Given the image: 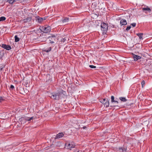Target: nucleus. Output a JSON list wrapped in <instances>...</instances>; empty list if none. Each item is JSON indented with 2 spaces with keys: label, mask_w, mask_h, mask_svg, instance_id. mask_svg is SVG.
Wrapping results in <instances>:
<instances>
[{
  "label": "nucleus",
  "mask_w": 152,
  "mask_h": 152,
  "mask_svg": "<svg viewBox=\"0 0 152 152\" xmlns=\"http://www.w3.org/2000/svg\"><path fill=\"white\" fill-rule=\"evenodd\" d=\"M101 29L103 34H106L108 29V25L105 23H102L101 25Z\"/></svg>",
  "instance_id": "1"
},
{
  "label": "nucleus",
  "mask_w": 152,
  "mask_h": 152,
  "mask_svg": "<svg viewBox=\"0 0 152 152\" xmlns=\"http://www.w3.org/2000/svg\"><path fill=\"white\" fill-rule=\"evenodd\" d=\"M51 28L50 26H45L42 27L41 30L42 31L45 33L50 32L51 31Z\"/></svg>",
  "instance_id": "2"
},
{
  "label": "nucleus",
  "mask_w": 152,
  "mask_h": 152,
  "mask_svg": "<svg viewBox=\"0 0 152 152\" xmlns=\"http://www.w3.org/2000/svg\"><path fill=\"white\" fill-rule=\"evenodd\" d=\"M62 95L61 93H58L54 95H52L50 97L51 98L54 99H59L60 98H61Z\"/></svg>",
  "instance_id": "3"
},
{
  "label": "nucleus",
  "mask_w": 152,
  "mask_h": 152,
  "mask_svg": "<svg viewBox=\"0 0 152 152\" xmlns=\"http://www.w3.org/2000/svg\"><path fill=\"white\" fill-rule=\"evenodd\" d=\"M65 145L66 146L68 149L71 150L72 148L75 147V145L74 142H72L68 144L67 143H66Z\"/></svg>",
  "instance_id": "4"
},
{
  "label": "nucleus",
  "mask_w": 152,
  "mask_h": 152,
  "mask_svg": "<svg viewBox=\"0 0 152 152\" xmlns=\"http://www.w3.org/2000/svg\"><path fill=\"white\" fill-rule=\"evenodd\" d=\"M58 39L55 36H52L51 37L50 39L49 40L50 42L51 43H54L55 42L57 41Z\"/></svg>",
  "instance_id": "5"
},
{
  "label": "nucleus",
  "mask_w": 152,
  "mask_h": 152,
  "mask_svg": "<svg viewBox=\"0 0 152 152\" xmlns=\"http://www.w3.org/2000/svg\"><path fill=\"white\" fill-rule=\"evenodd\" d=\"M1 47L7 50H9L11 49V47L10 46L8 45H7L5 44H2Z\"/></svg>",
  "instance_id": "6"
},
{
  "label": "nucleus",
  "mask_w": 152,
  "mask_h": 152,
  "mask_svg": "<svg viewBox=\"0 0 152 152\" xmlns=\"http://www.w3.org/2000/svg\"><path fill=\"white\" fill-rule=\"evenodd\" d=\"M133 58L134 59V61H136L138 60V59H140L141 58V57L140 56L136 55L134 54H133Z\"/></svg>",
  "instance_id": "7"
},
{
  "label": "nucleus",
  "mask_w": 152,
  "mask_h": 152,
  "mask_svg": "<svg viewBox=\"0 0 152 152\" xmlns=\"http://www.w3.org/2000/svg\"><path fill=\"white\" fill-rule=\"evenodd\" d=\"M35 117H25L23 118V119H24L26 120L27 121H31V120H33L35 119Z\"/></svg>",
  "instance_id": "8"
},
{
  "label": "nucleus",
  "mask_w": 152,
  "mask_h": 152,
  "mask_svg": "<svg viewBox=\"0 0 152 152\" xmlns=\"http://www.w3.org/2000/svg\"><path fill=\"white\" fill-rule=\"evenodd\" d=\"M40 38L41 39L40 41L41 42L46 41L47 39V37L46 36H43V35L42 36H41L40 37Z\"/></svg>",
  "instance_id": "9"
},
{
  "label": "nucleus",
  "mask_w": 152,
  "mask_h": 152,
  "mask_svg": "<svg viewBox=\"0 0 152 152\" xmlns=\"http://www.w3.org/2000/svg\"><path fill=\"white\" fill-rule=\"evenodd\" d=\"M127 23L125 19H121L120 21V24L121 26L125 25H126Z\"/></svg>",
  "instance_id": "10"
},
{
  "label": "nucleus",
  "mask_w": 152,
  "mask_h": 152,
  "mask_svg": "<svg viewBox=\"0 0 152 152\" xmlns=\"http://www.w3.org/2000/svg\"><path fill=\"white\" fill-rule=\"evenodd\" d=\"M64 135V134L63 133H59L56 135L55 137V139L60 138H61Z\"/></svg>",
  "instance_id": "11"
},
{
  "label": "nucleus",
  "mask_w": 152,
  "mask_h": 152,
  "mask_svg": "<svg viewBox=\"0 0 152 152\" xmlns=\"http://www.w3.org/2000/svg\"><path fill=\"white\" fill-rule=\"evenodd\" d=\"M31 20V17H28L27 18L23 19V21L24 23H27L30 21Z\"/></svg>",
  "instance_id": "12"
},
{
  "label": "nucleus",
  "mask_w": 152,
  "mask_h": 152,
  "mask_svg": "<svg viewBox=\"0 0 152 152\" xmlns=\"http://www.w3.org/2000/svg\"><path fill=\"white\" fill-rule=\"evenodd\" d=\"M36 20H37L38 22L39 23H41L43 20V19L42 18H40L39 16H37L36 17Z\"/></svg>",
  "instance_id": "13"
},
{
  "label": "nucleus",
  "mask_w": 152,
  "mask_h": 152,
  "mask_svg": "<svg viewBox=\"0 0 152 152\" xmlns=\"http://www.w3.org/2000/svg\"><path fill=\"white\" fill-rule=\"evenodd\" d=\"M126 149L124 148H119L120 152H126Z\"/></svg>",
  "instance_id": "14"
},
{
  "label": "nucleus",
  "mask_w": 152,
  "mask_h": 152,
  "mask_svg": "<svg viewBox=\"0 0 152 152\" xmlns=\"http://www.w3.org/2000/svg\"><path fill=\"white\" fill-rule=\"evenodd\" d=\"M69 18H65L64 19L62 20L63 23H66L68 22L69 21Z\"/></svg>",
  "instance_id": "15"
},
{
  "label": "nucleus",
  "mask_w": 152,
  "mask_h": 152,
  "mask_svg": "<svg viewBox=\"0 0 152 152\" xmlns=\"http://www.w3.org/2000/svg\"><path fill=\"white\" fill-rule=\"evenodd\" d=\"M137 34L140 39H142L143 34L142 33H138Z\"/></svg>",
  "instance_id": "16"
},
{
  "label": "nucleus",
  "mask_w": 152,
  "mask_h": 152,
  "mask_svg": "<svg viewBox=\"0 0 152 152\" xmlns=\"http://www.w3.org/2000/svg\"><path fill=\"white\" fill-rule=\"evenodd\" d=\"M51 50V47H49L48 48L45 49L44 51L46 52H50Z\"/></svg>",
  "instance_id": "17"
},
{
  "label": "nucleus",
  "mask_w": 152,
  "mask_h": 152,
  "mask_svg": "<svg viewBox=\"0 0 152 152\" xmlns=\"http://www.w3.org/2000/svg\"><path fill=\"white\" fill-rule=\"evenodd\" d=\"M119 99L121 101L124 102H125L127 101V100L124 97H120L119 98Z\"/></svg>",
  "instance_id": "18"
},
{
  "label": "nucleus",
  "mask_w": 152,
  "mask_h": 152,
  "mask_svg": "<svg viewBox=\"0 0 152 152\" xmlns=\"http://www.w3.org/2000/svg\"><path fill=\"white\" fill-rule=\"evenodd\" d=\"M5 1L8 2L10 4H12L15 1L14 0H5Z\"/></svg>",
  "instance_id": "19"
},
{
  "label": "nucleus",
  "mask_w": 152,
  "mask_h": 152,
  "mask_svg": "<svg viewBox=\"0 0 152 152\" xmlns=\"http://www.w3.org/2000/svg\"><path fill=\"white\" fill-rule=\"evenodd\" d=\"M15 42H18L20 40L19 38L18 37L17 35H15Z\"/></svg>",
  "instance_id": "20"
},
{
  "label": "nucleus",
  "mask_w": 152,
  "mask_h": 152,
  "mask_svg": "<svg viewBox=\"0 0 152 152\" xmlns=\"http://www.w3.org/2000/svg\"><path fill=\"white\" fill-rule=\"evenodd\" d=\"M142 10H147V11H149V12H150L151 11L150 9L148 7L143 8Z\"/></svg>",
  "instance_id": "21"
},
{
  "label": "nucleus",
  "mask_w": 152,
  "mask_h": 152,
  "mask_svg": "<svg viewBox=\"0 0 152 152\" xmlns=\"http://www.w3.org/2000/svg\"><path fill=\"white\" fill-rule=\"evenodd\" d=\"M104 105L106 107H108L109 105V101L107 100H106V102L105 104H104Z\"/></svg>",
  "instance_id": "22"
},
{
  "label": "nucleus",
  "mask_w": 152,
  "mask_h": 152,
  "mask_svg": "<svg viewBox=\"0 0 152 152\" xmlns=\"http://www.w3.org/2000/svg\"><path fill=\"white\" fill-rule=\"evenodd\" d=\"M106 100L107 99H104L102 100L100 102L103 104H105L106 102Z\"/></svg>",
  "instance_id": "23"
},
{
  "label": "nucleus",
  "mask_w": 152,
  "mask_h": 152,
  "mask_svg": "<svg viewBox=\"0 0 152 152\" xmlns=\"http://www.w3.org/2000/svg\"><path fill=\"white\" fill-rule=\"evenodd\" d=\"M6 18L4 17H1L0 18V21L4 20H6Z\"/></svg>",
  "instance_id": "24"
},
{
  "label": "nucleus",
  "mask_w": 152,
  "mask_h": 152,
  "mask_svg": "<svg viewBox=\"0 0 152 152\" xmlns=\"http://www.w3.org/2000/svg\"><path fill=\"white\" fill-rule=\"evenodd\" d=\"M4 53L3 52H0V59H1L3 56Z\"/></svg>",
  "instance_id": "25"
},
{
  "label": "nucleus",
  "mask_w": 152,
  "mask_h": 152,
  "mask_svg": "<svg viewBox=\"0 0 152 152\" xmlns=\"http://www.w3.org/2000/svg\"><path fill=\"white\" fill-rule=\"evenodd\" d=\"M4 67V66L3 65H0V72H1L2 69Z\"/></svg>",
  "instance_id": "26"
},
{
  "label": "nucleus",
  "mask_w": 152,
  "mask_h": 152,
  "mask_svg": "<svg viewBox=\"0 0 152 152\" xmlns=\"http://www.w3.org/2000/svg\"><path fill=\"white\" fill-rule=\"evenodd\" d=\"M145 82L144 81V80H143L142 82H141V84H142V88H143L144 87V85L145 84Z\"/></svg>",
  "instance_id": "27"
},
{
  "label": "nucleus",
  "mask_w": 152,
  "mask_h": 152,
  "mask_svg": "<svg viewBox=\"0 0 152 152\" xmlns=\"http://www.w3.org/2000/svg\"><path fill=\"white\" fill-rule=\"evenodd\" d=\"M111 102H113L115 101L114 97V96H111Z\"/></svg>",
  "instance_id": "28"
},
{
  "label": "nucleus",
  "mask_w": 152,
  "mask_h": 152,
  "mask_svg": "<svg viewBox=\"0 0 152 152\" xmlns=\"http://www.w3.org/2000/svg\"><path fill=\"white\" fill-rule=\"evenodd\" d=\"M131 28V26H129L127 27L126 30L127 31L129 30Z\"/></svg>",
  "instance_id": "29"
},
{
  "label": "nucleus",
  "mask_w": 152,
  "mask_h": 152,
  "mask_svg": "<svg viewBox=\"0 0 152 152\" xmlns=\"http://www.w3.org/2000/svg\"><path fill=\"white\" fill-rule=\"evenodd\" d=\"M89 66L91 68H95L96 67V66L92 65H90Z\"/></svg>",
  "instance_id": "30"
},
{
  "label": "nucleus",
  "mask_w": 152,
  "mask_h": 152,
  "mask_svg": "<svg viewBox=\"0 0 152 152\" xmlns=\"http://www.w3.org/2000/svg\"><path fill=\"white\" fill-rule=\"evenodd\" d=\"M136 23H132L131 24V25H132L133 27H134L136 26Z\"/></svg>",
  "instance_id": "31"
},
{
  "label": "nucleus",
  "mask_w": 152,
  "mask_h": 152,
  "mask_svg": "<svg viewBox=\"0 0 152 152\" xmlns=\"http://www.w3.org/2000/svg\"><path fill=\"white\" fill-rule=\"evenodd\" d=\"M66 40V38H63L62 39H61V41L63 42H65Z\"/></svg>",
  "instance_id": "32"
},
{
  "label": "nucleus",
  "mask_w": 152,
  "mask_h": 152,
  "mask_svg": "<svg viewBox=\"0 0 152 152\" xmlns=\"http://www.w3.org/2000/svg\"><path fill=\"white\" fill-rule=\"evenodd\" d=\"M10 89L11 90H13L14 88V86L12 85H11L10 87Z\"/></svg>",
  "instance_id": "33"
},
{
  "label": "nucleus",
  "mask_w": 152,
  "mask_h": 152,
  "mask_svg": "<svg viewBox=\"0 0 152 152\" xmlns=\"http://www.w3.org/2000/svg\"><path fill=\"white\" fill-rule=\"evenodd\" d=\"M4 99L3 98L1 97H0V103Z\"/></svg>",
  "instance_id": "34"
},
{
  "label": "nucleus",
  "mask_w": 152,
  "mask_h": 152,
  "mask_svg": "<svg viewBox=\"0 0 152 152\" xmlns=\"http://www.w3.org/2000/svg\"><path fill=\"white\" fill-rule=\"evenodd\" d=\"M113 102H116V103H118V101H115H115Z\"/></svg>",
  "instance_id": "35"
},
{
  "label": "nucleus",
  "mask_w": 152,
  "mask_h": 152,
  "mask_svg": "<svg viewBox=\"0 0 152 152\" xmlns=\"http://www.w3.org/2000/svg\"><path fill=\"white\" fill-rule=\"evenodd\" d=\"M73 152H75L74 151ZM77 152H82V151H81L79 150V151H78Z\"/></svg>",
  "instance_id": "36"
},
{
  "label": "nucleus",
  "mask_w": 152,
  "mask_h": 152,
  "mask_svg": "<svg viewBox=\"0 0 152 152\" xmlns=\"http://www.w3.org/2000/svg\"><path fill=\"white\" fill-rule=\"evenodd\" d=\"M86 128V126H83V129H85Z\"/></svg>",
  "instance_id": "37"
},
{
  "label": "nucleus",
  "mask_w": 152,
  "mask_h": 152,
  "mask_svg": "<svg viewBox=\"0 0 152 152\" xmlns=\"http://www.w3.org/2000/svg\"><path fill=\"white\" fill-rule=\"evenodd\" d=\"M15 0V1H14V2L15 1H18L19 0Z\"/></svg>",
  "instance_id": "38"
}]
</instances>
